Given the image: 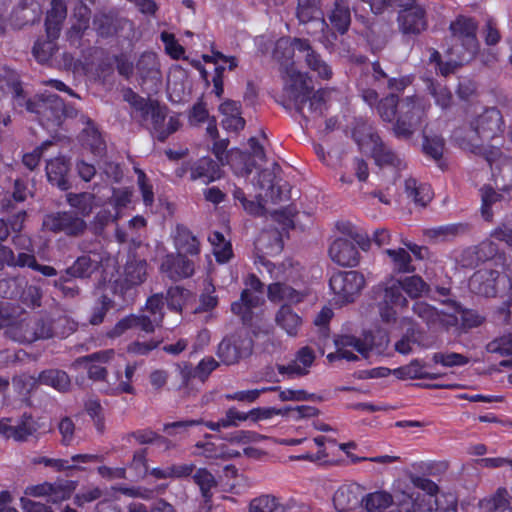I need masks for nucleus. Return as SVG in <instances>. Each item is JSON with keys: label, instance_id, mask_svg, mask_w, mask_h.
I'll list each match as a JSON object with an SVG mask.
<instances>
[{"label": "nucleus", "instance_id": "1", "mask_svg": "<svg viewBox=\"0 0 512 512\" xmlns=\"http://www.w3.org/2000/svg\"><path fill=\"white\" fill-rule=\"evenodd\" d=\"M311 77L293 66L285 69V93L296 111L307 121L319 118L325 108V100L330 94L327 90L314 93Z\"/></svg>", "mask_w": 512, "mask_h": 512}, {"label": "nucleus", "instance_id": "2", "mask_svg": "<svg viewBox=\"0 0 512 512\" xmlns=\"http://www.w3.org/2000/svg\"><path fill=\"white\" fill-rule=\"evenodd\" d=\"M414 487L422 490L423 495L403 490L395 494L398 505L403 512H457V497L452 493H440L432 480L411 476Z\"/></svg>", "mask_w": 512, "mask_h": 512}, {"label": "nucleus", "instance_id": "3", "mask_svg": "<svg viewBox=\"0 0 512 512\" xmlns=\"http://www.w3.org/2000/svg\"><path fill=\"white\" fill-rule=\"evenodd\" d=\"M274 58L280 63L283 79L285 69L296 66V61L303 60L308 69L322 80H329L333 71L331 66L317 53L307 40L298 38H280L273 51Z\"/></svg>", "mask_w": 512, "mask_h": 512}, {"label": "nucleus", "instance_id": "4", "mask_svg": "<svg viewBox=\"0 0 512 512\" xmlns=\"http://www.w3.org/2000/svg\"><path fill=\"white\" fill-rule=\"evenodd\" d=\"M0 326L6 327L5 333L8 337L21 343L52 337L64 338L75 330V324L66 318L51 323L48 320L25 317L10 324L1 322Z\"/></svg>", "mask_w": 512, "mask_h": 512}, {"label": "nucleus", "instance_id": "5", "mask_svg": "<svg viewBox=\"0 0 512 512\" xmlns=\"http://www.w3.org/2000/svg\"><path fill=\"white\" fill-rule=\"evenodd\" d=\"M503 132V118L499 110L489 108L477 115L470 123V128L461 140V146L475 154H484L492 164L498 150L486 154V142L496 138Z\"/></svg>", "mask_w": 512, "mask_h": 512}, {"label": "nucleus", "instance_id": "6", "mask_svg": "<svg viewBox=\"0 0 512 512\" xmlns=\"http://www.w3.org/2000/svg\"><path fill=\"white\" fill-rule=\"evenodd\" d=\"M353 137L360 150L369 154L378 166H392L398 169L404 166L400 155L383 143L369 123L358 122L354 128Z\"/></svg>", "mask_w": 512, "mask_h": 512}, {"label": "nucleus", "instance_id": "7", "mask_svg": "<svg viewBox=\"0 0 512 512\" xmlns=\"http://www.w3.org/2000/svg\"><path fill=\"white\" fill-rule=\"evenodd\" d=\"M14 103L18 107L25 106L27 111L36 114L40 123L47 128L60 125L65 115L64 103L55 94L45 92L34 99L26 100L22 89L16 87Z\"/></svg>", "mask_w": 512, "mask_h": 512}, {"label": "nucleus", "instance_id": "8", "mask_svg": "<svg viewBox=\"0 0 512 512\" xmlns=\"http://www.w3.org/2000/svg\"><path fill=\"white\" fill-rule=\"evenodd\" d=\"M389 343L387 334H382L379 341H376L371 334H366L363 339L351 335H343L335 340L336 352L327 355L330 362L344 359L347 361H356L361 356L364 359L369 357L373 348L379 351L385 349Z\"/></svg>", "mask_w": 512, "mask_h": 512}, {"label": "nucleus", "instance_id": "9", "mask_svg": "<svg viewBox=\"0 0 512 512\" xmlns=\"http://www.w3.org/2000/svg\"><path fill=\"white\" fill-rule=\"evenodd\" d=\"M163 297L159 294L153 295L147 300L145 314L140 316L129 315L121 319L114 328L108 332L111 338L122 335L131 328H139L145 332H153L163 319Z\"/></svg>", "mask_w": 512, "mask_h": 512}, {"label": "nucleus", "instance_id": "10", "mask_svg": "<svg viewBox=\"0 0 512 512\" xmlns=\"http://www.w3.org/2000/svg\"><path fill=\"white\" fill-rule=\"evenodd\" d=\"M429 104L419 96H407L398 103V117L393 127L397 137H410L421 124Z\"/></svg>", "mask_w": 512, "mask_h": 512}, {"label": "nucleus", "instance_id": "11", "mask_svg": "<svg viewBox=\"0 0 512 512\" xmlns=\"http://www.w3.org/2000/svg\"><path fill=\"white\" fill-rule=\"evenodd\" d=\"M403 292L399 279L391 278L384 283V295L379 303V315L383 322L395 323L398 313L408 307V300Z\"/></svg>", "mask_w": 512, "mask_h": 512}, {"label": "nucleus", "instance_id": "12", "mask_svg": "<svg viewBox=\"0 0 512 512\" xmlns=\"http://www.w3.org/2000/svg\"><path fill=\"white\" fill-rule=\"evenodd\" d=\"M329 285L335 294V301L343 304L351 302L365 285V279L357 271L338 272L331 276Z\"/></svg>", "mask_w": 512, "mask_h": 512}, {"label": "nucleus", "instance_id": "13", "mask_svg": "<svg viewBox=\"0 0 512 512\" xmlns=\"http://www.w3.org/2000/svg\"><path fill=\"white\" fill-rule=\"evenodd\" d=\"M252 339L246 333L224 338L218 345L217 355L226 365H232L252 353Z\"/></svg>", "mask_w": 512, "mask_h": 512}, {"label": "nucleus", "instance_id": "14", "mask_svg": "<svg viewBox=\"0 0 512 512\" xmlns=\"http://www.w3.org/2000/svg\"><path fill=\"white\" fill-rule=\"evenodd\" d=\"M452 36L464 48L463 59L471 60L476 55L479 44L476 38V24L470 18L458 17L450 25Z\"/></svg>", "mask_w": 512, "mask_h": 512}, {"label": "nucleus", "instance_id": "15", "mask_svg": "<svg viewBox=\"0 0 512 512\" xmlns=\"http://www.w3.org/2000/svg\"><path fill=\"white\" fill-rule=\"evenodd\" d=\"M412 310L431 329L448 328L458 323L455 313L439 311L424 301H416Z\"/></svg>", "mask_w": 512, "mask_h": 512}, {"label": "nucleus", "instance_id": "16", "mask_svg": "<svg viewBox=\"0 0 512 512\" xmlns=\"http://www.w3.org/2000/svg\"><path fill=\"white\" fill-rule=\"evenodd\" d=\"M318 410L308 405H300L295 407H285L283 409L276 408H253L246 412L247 420L258 422L260 420L270 419L275 415L288 416L292 420H301L316 416Z\"/></svg>", "mask_w": 512, "mask_h": 512}, {"label": "nucleus", "instance_id": "17", "mask_svg": "<svg viewBox=\"0 0 512 512\" xmlns=\"http://www.w3.org/2000/svg\"><path fill=\"white\" fill-rule=\"evenodd\" d=\"M43 226L53 232H64L76 236L86 229V222L72 212H63L47 215Z\"/></svg>", "mask_w": 512, "mask_h": 512}, {"label": "nucleus", "instance_id": "18", "mask_svg": "<svg viewBox=\"0 0 512 512\" xmlns=\"http://www.w3.org/2000/svg\"><path fill=\"white\" fill-rule=\"evenodd\" d=\"M115 358V351L113 349L95 352L91 355L84 356L75 360L72 367L77 369L83 367L87 370L91 379L101 380L104 379L107 371L104 367L97 363H108Z\"/></svg>", "mask_w": 512, "mask_h": 512}, {"label": "nucleus", "instance_id": "19", "mask_svg": "<svg viewBox=\"0 0 512 512\" xmlns=\"http://www.w3.org/2000/svg\"><path fill=\"white\" fill-rule=\"evenodd\" d=\"M398 25L403 34H420L427 28L424 8L417 4L408 9H402L398 15Z\"/></svg>", "mask_w": 512, "mask_h": 512}, {"label": "nucleus", "instance_id": "20", "mask_svg": "<svg viewBox=\"0 0 512 512\" xmlns=\"http://www.w3.org/2000/svg\"><path fill=\"white\" fill-rule=\"evenodd\" d=\"M329 255L332 261L341 266H356L359 262L357 248L347 239H335L329 248Z\"/></svg>", "mask_w": 512, "mask_h": 512}, {"label": "nucleus", "instance_id": "21", "mask_svg": "<svg viewBox=\"0 0 512 512\" xmlns=\"http://www.w3.org/2000/svg\"><path fill=\"white\" fill-rule=\"evenodd\" d=\"M315 360V354L309 347H302L292 360L287 365H280L278 371L280 374H286L290 378L306 375L309 372V368L312 366Z\"/></svg>", "mask_w": 512, "mask_h": 512}, {"label": "nucleus", "instance_id": "22", "mask_svg": "<svg viewBox=\"0 0 512 512\" xmlns=\"http://www.w3.org/2000/svg\"><path fill=\"white\" fill-rule=\"evenodd\" d=\"M103 259L102 251H98L96 249L91 250L88 254L78 257L74 264L67 269L66 273L73 277H90L91 274L99 268Z\"/></svg>", "mask_w": 512, "mask_h": 512}, {"label": "nucleus", "instance_id": "23", "mask_svg": "<svg viewBox=\"0 0 512 512\" xmlns=\"http://www.w3.org/2000/svg\"><path fill=\"white\" fill-rule=\"evenodd\" d=\"M161 271L169 278L176 280L191 276L194 272V265L182 254H171L164 258L161 264Z\"/></svg>", "mask_w": 512, "mask_h": 512}, {"label": "nucleus", "instance_id": "24", "mask_svg": "<svg viewBox=\"0 0 512 512\" xmlns=\"http://www.w3.org/2000/svg\"><path fill=\"white\" fill-rule=\"evenodd\" d=\"M498 277L499 273L497 271L482 269L472 275L469 286L477 294L492 297L496 294V281Z\"/></svg>", "mask_w": 512, "mask_h": 512}, {"label": "nucleus", "instance_id": "25", "mask_svg": "<svg viewBox=\"0 0 512 512\" xmlns=\"http://www.w3.org/2000/svg\"><path fill=\"white\" fill-rule=\"evenodd\" d=\"M360 497L361 489L358 485L344 484L334 493L333 504L339 512H346L358 506Z\"/></svg>", "mask_w": 512, "mask_h": 512}, {"label": "nucleus", "instance_id": "26", "mask_svg": "<svg viewBox=\"0 0 512 512\" xmlns=\"http://www.w3.org/2000/svg\"><path fill=\"white\" fill-rule=\"evenodd\" d=\"M222 115L221 124L225 130L238 132L245 126V120L241 116V105L233 100H226L219 106Z\"/></svg>", "mask_w": 512, "mask_h": 512}, {"label": "nucleus", "instance_id": "27", "mask_svg": "<svg viewBox=\"0 0 512 512\" xmlns=\"http://www.w3.org/2000/svg\"><path fill=\"white\" fill-rule=\"evenodd\" d=\"M69 169V162L65 157L57 156L50 159L46 164V175L48 181L59 187L61 190H67L69 188L67 180Z\"/></svg>", "mask_w": 512, "mask_h": 512}, {"label": "nucleus", "instance_id": "28", "mask_svg": "<svg viewBox=\"0 0 512 512\" xmlns=\"http://www.w3.org/2000/svg\"><path fill=\"white\" fill-rule=\"evenodd\" d=\"M512 496L506 487H498L492 494L478 502L479 512H495L510 506Z\"/></svg>", "mask_w": 512, "mask_h": 512}, {"label": "nucleus", "instance_id": "29", "mask_svg": "<svg viewBox=\"0 0 512 512\" xmlns=\"http://www.w3.org/2000/svg\"><path fill=\"white\" fill-rule=\"evenodd\" d=\"M297 17L302 23L314 21L321 30L327 26L320 0H298Z\"/></svg>", "mask_w": 512, "mask_h": 512}, {"label": "nucleus", "instance_id": "30", "mask_svg": "<svg viewBox=\"0 0 512 512\" xmlns=\"http://www.w3.org/2000/svg\"><path fill=\"white\" fill-rule=\"evenodd\" d=\"M276 324L288 336L296 337L302 327V318L288 305H283L275 315Z\"/></svg>", "mask_w": 512, "mask_h": 512}, {"label": "nucleus", "instance_id": "31", "mask_svg": "<svg viewBox=\"0 0 512 512\" xmlns=\"http://www.w3.org/2000/svg\"><path fill=\"white\" fill-rule=\"evenodd\" d=\"M404 191L407 197L420 207H425L433 198L431 187L414 178H407L404 181Z\"/></svg>", "mask_w": 512, "mask_h": 512}, {"label": "nucleus", "instance_id": "32", "mask_svg": "<svg viewBox=\"0 0 512 512\" xmlns=\"http://www.w3.org/2000/svg\"><path fill=\"white\" fill-rule=\"evenodd\" d=\"M221 177L220 168L210 158H201L191 167V179L209 183Z\"/></svg>", "mask_w": 512, "mask_h": 512}, {"label": "nucleus", "instance_id": "33", "mask_svg": "<svg viewBox=\"0 0 512 512\" xmlns=\"http://www.w3.org/2000/svg\"><path fill=\"white\" fill-rule=\"evenodd\" d=\"M328 19L340 34L347 32L351 23V12L348 2L346 0H335L328 14Z\"/></svg>", "mask_w": 512, "mask_h": 512}, {"label": "nucleus", "instance_id": "34", "mask_svg": "<svg viewBox=\"0 0 512 512\" xmlns=\"http://www.w3.org/2000/svg\"><path fill=\"white\" fill-rule=\"evenodd\" d=\"M203 59L205 62H212L217 65L216 75L213 77L214 92L217 97H221L223 94V80L222 72L225 69L220 63H228L230 70L237 66V60L235 57H227L220 52H214L212 55H204Z\"/></svg>", "mask_w": 512, "mask_h": 512}, {"label": "nucleus", "instance_id": "35", "mask_svg": "<svg viewBox=\"0 0 512 512\" xmlns=\"http://www.w3.org/2000/svg\"><path fill=\"white\" fill-rule=\"evenodd\" d=\"M67 10L60 0H53L51 9L47 13L46 32L48 38L56 39L59 35L61 24L66 18Z\"/></svg>", "mask_w": 512, "mask_h": 512}, {"label": "nucleus", "instance_id": "36", "mask_svg": "<svg viewBox=\"0 0 512 512\" xmlns=\"http://www.w3.org/2000/svg\"><path fill=\"white\" fill-rule=\"evenodd\" d=\"M2 421L3 436L5 438H13L16 441L25 440L28 436L32 435L36 430L34 421L30 416L27 415H23L21 422L14 426L8 424V419Z\"/></svg>", "mask_w": 512, "mask_h": 512}, {"label": "nucleus", "instance_id": "37", "mask_svg": "<svg viewBox=\"0 0 512 512\" xmlns=\"http://www.w3.org/2000/svg\"><path fill=\"white\" fill-rule=\"evenodd\" d=\"M147 276V264L144 260L132 258L125 265L123 281L127 287L140 285Z\"/></svg>", "mask_w": 512, "mask_h": 512}, {"label": "nucleus", "instance_id": "38", "mask_svg": "<svg viewBox=\"0 0 512 512\" xmlns=\"http://www.w3.org/2000/svg\"><path fill=\"white\" fill-rule=\"evenodd\" d=\"M261 301L262 297L258 294L245 289L241 294V298L231 304V310L234 314L240 316L243 321H248L251 310L260 305Z\"/></svg>", "mask_w": 512, "mask_h": 512}, {"label": "nucleus", "instance_id": "39", "mask_svg": "<svg viewBox=\"0 0 512 512\" xmlns=\"http://www.w3.org/2000/svg\"><path fill=\"white\" fill-rule=\"evenodd\" d=\"M268 297L274 302L283 301L290 304L299 303L303 299V295L296 289L280 282L269 285Z\"/></svg>", "mask_w": 512, "mask_h": 512}, {"label": "nucleus", "instance_id": "40", "mask_svg": "<svg viewBox=\"0 0 512 512\" xmlns=\"http://www.w3.org/2000/svg\"><path fill=\"white\" fill-rule=\"evenodd\" d=\"M175 246L179 254L196 255L199 253V242L192 233L183 226H177Z\"/></svg>", "mask_w": 512, "mask_h": 512}, {"label": "nucleus", "instance_id": "41", "mask_svg": "<svg viewBox=\"0 0 512 512\" xmlns=\"http://www.w3.org/2000/svg\"><path fill=\"white\" fill-rule=\"evenodd\" d=\"M85 123L86 126L80 134V141L82 145L89 148L92 153L100 154L105 148L101 134L91 120L87 119Z\"/></svg>", "mask_w": 512, "mask_h": 512}, {"label": "nucleus", "instance_id": "42", "mask_svg": "<svg viewBox=\"0 0 512 512\" xmlns=\"http://www.w3.org/2000/svg\"><path fill=\"white\" fill-rule=\"evenodd\" d=\"M393 375L401 380L407 379H435L436 376L425 370V365L419 360H413L408 365L396 368Z\"/></svg>", "mask_w": 512, "mask_h": 512}, {"label": "nucleus", "instance_id": "43", "mask_svg": "<svg viewBox=\"0 0 512 512\" xmlns=\"http://www.w3.org/2000/svg\"><path fill=\"white\" fill-rule=\"evenodd\" d=\"M249 512H288V509L277 497L265 494L250 501Z\"/></svg>", "mask_w": 512, "mask_h": 512}, {"label": "nucleus", "instance_id": "44", "mask_svg": "<svg viewBox=\"0 0 512 512\" xmlns=\"http://www.w3.org/2000/svg\"><path fill=\"white\" fill-rule=\"evenodd\" d=\"M39 383L53 387L54 389L65 392L70 387V378L66 372L49 369L43 371L38 378Z\"/></svg>", "mask_w": 512, "mask_h": 512}, {"label": "nucleus", "instance_id": "45", "mask_svg": "<svg viewBox=\"0 0 512 512\" xmlns=\"http://www.w3.org/2000/svg\"><path fill=\"white\" fill-rule=\"evenodd\" d=\"M137 369L136 363L127 364L125 367V378L126 380H122V375L120 371L116 372V379L118 383H110L108 382V387L106 392L113 395H118L121 393H133L134 389L130 384L134 373Z\"/></svg>", "mask_w": 512, "mask_h": 512}, {"label": "nucleus", "instance_id": "46", "mask_svg": "<svg viewBox=\"0 0 512 512\" xmlns=\"http://www.w3.org/2000/svg\"><path fill=\"white\" fill-rule=\"evenodd\" d=\"M404 292L411 298H419L429 292V286L420 276H407L399 279Z\"/></svg>", "mask_w": 512, "mask_h": 512}, {"label": "nucleus", "instance_id": "47", "mask_svg": "<svg viewBox=\"0 0 512 512\" xmlns=\"http://www.w3.org/2000/svg\"><path fill=\"white\" fill-rule=\"evenodd\" d=\"M209 241L213 247V253L216 260L220 263L227 262L232 256V247L230 242H227L224 236L219 232H213L209 236Z\"/></svg>", "mask_w": 512, "mask_h": 512}, {"label": "nucleus", "instance_id": "48", "mask_svg": "<svg viewBox=\"0 0 512 512\" xmlns=\"http://www.w3.org/2000/svg\"><path fill=\"white\" fill-rule=\"evenodd\" d=\"M67 201L70 206L75 208L83 217L88 216L95 205V197L90 193L69 194Z\"/></svg>", "mask_w": 512, "mask_h": 512}, {"label": "nucleus", "instance_id": "49", "mask_svg": "<svg viewBox=\"0 0 512 512\" xmlns=\"http://www.w3.org/2000/svg\"><path fill=\"white\" fill-rule=\"evenodd\" d=\"M275 172L271 170H263L258 176L257 185L260 190H265V197L273 202L279 200L280 192L274 184Z\"/></svg>", "mask_w": 512, "mask_h": 512}, {"label": "nucleus", "instance_id": "50", "mask_svg": "<svg viewBox=\"0 0 512 512\" xmlns=\"http://www.w3.org/2000/svg\"><path fill=\"white\" fill-rule=\"evenodd\" d=\"M196 451L193 452L195 456H203L208 459H217V458H231L239 456V452L235 453H226L223 448H218L214 443L211 442H198L195 445Z\"/></svg>", "mask_w": 512, "mask_h": 512}, {"label": "nucleus", "instance_id": "51", "mask_svg": "<svg viewBox=\"0 0 512 512\" xmlns=\"http://www.w3.org/2000/svg\"><path fill=\"white\" fill-rule=\"evenodd\" d=\"M194 482L199 486L204 498L211 497V489L217 486L215 477L206 468H199L193 475Z\"/></svg>", "mask_w": 512, "mask_h": 512}, {"label": "nucleus", "instance_id": "52", "mask_svg": "<svg viewBox=\"0 0 512 512\" xmlns=\"http://www.w3.org/2000/svg\"><path fill=\"white\" fill-rule=\"evenodd\" d=\"M235 200H238L242 208L249 214L254 216H260L264 213V206L262 204V195L256 196L257 201H248L245 197L244 192L240 188H235L233 191Z\"/></svg>", "mask_w": 512, "mask_h": 512}, {"label": "nucleus", "instance_id": "53", "mask_svg": "<svg viewBox=\"0 0 512 512\" xmlns=\"http://www.w3.org/2000/svg\"><path fill=\"white\" fill-rule=\"evenodd\" d=\"M378 113L383 121L392 122L398 117V99L394 94L382 99L377 106Z\"/></svg>", "mask_w": 512, "mask_h": 512}, {"label": "nucleus", "instance_id": "54", "mask_svg": "<svg viewBox=\"0 0 512 512\" xmlns=\"http://www.w3.org/2000/svg\"><path fill=\"white\" fill-rule=\"evenodd\" d=\"M462 229L460 225H443L425 230V236L433 241H446L458 234Z\"/></svg>", "mask_w": 512, "mask_h": 512}, {"label": "nucleus", "instance_id": "55", "mask_svg": "<svg viewBox=\"0 0 512 512\" xmlns=\"http://www.w3.org/2000/svg\"><path fill=\"white\" fill-rule=\"evenodd\" d=\"M486 350L500 356L512 355V333L503 334L493 339L486 345Z\"/></svg>", "mask_w": 512, "mask_h": 512}, {"label": "nucleus", "instance_id": "56", "mask_svg": "<svg viewBox=\"0 0 512 512\" xmlns=\"http://www.w3.org/2000/svg\"><path fill=\"white\" fill-rule=\"evenodd\" d=\"M137 68L143 78L158 80L159 71L157 69L156 57L154 54L147 53L142 55L138 61Z\"/></svg>", "mask_w": 512, "mask_h": 512}, {"label": "nucleus", "instance_id": "57", "mask_svg": "<svg viewBox=\"0 0 512 512\" xmlns=\"http://www.w3.org/2000/svg\"><path fill=\"white\" fill-rule=\"evenodd\" d=\"M385 253L391 258L394 268L398 272H409L411 270V257L405 249H387Z\"/></svg>", "mask_w": 512, "mask_h": 512}, {"label": "nucleus", "instance_id": "58", "mask_svg": "<svg viewBox=\"0 0 512 512\" xmlns=\"http://www.w3.org/2000/svg\"><path fill=\"white\" fill-rule=\"evenodd\" d=\"M367 3L372 12L375 14L382 13L386 8L392 5L401 7L402 9H408L412 6L417 5V0H362Z\"/></svg>", "mask_w": 512, "mask_h": 512}, {"label": "nucleus", "instance_id": "59", "mask_svg": "<svg viewBox=\"0 0 512 512\" xmlns=\"http://www.w3.org/2000/svg\"><path fill=\"white\" fill-rule=\"evenodd\" d=\"M392 502L391 496L386 492H375L369 494L365 499L367 512H380Z\"/></svg>", "mask_w": 512, "mask_h": 512}, {"label": "nucleus", "instance_id": "60", "mask_svg": "<svg viewBox=\"0 0 512 512\" xmlns=\"http://www.w3.org/2000/svg\"><path fill=\"white\" fill-rule=\"evenodd\" d=\"M189 297V292L181 287H171L167 292L166 301L170 309L180 312Z\"/></svg>", "mask_w": 512, "mask_h": 512}, {"label": "nucleus", "instance_id": "61", "mask_svg": "<svg viewBox=\"0 0 512 512\" xmlns=\"http://www.w3.org/2000/svg\"><path fill=\"white\" fill-rule=\"evenodd\" d=\"M75 489L72 481H63L52 484L51 492H49V501L57 503L68 499Z\"/></svg>", "mask_w": 512, "mask_h": 512}, {"label": "nucleus", "instance_id": "62", "mask_svg": "<svg viewBox=\"0 0 512 512\" xmlns=\"http://www.w3.org/2000/svg\"><path fill=\"white\" fill-rule=\"evenodd\" d=\"M432 360L436 364H441L444 367L463 366L468 363V359L459 353H435Z\"/></svg>", "mask_w": 512, "mask_h": 512}, {"label": "nucleus", "instance_id": "63", "mask_svg": "<svg viewBox=\"0 0 512 512\" xmlns=\"http://www.w3.org/2000/svg\"><path fill=\"white\" fill-rule=\"evenodd\" d=\"M132 200V191L129 188L113 189V193L109 199V204L114 211H119L127 207Z\"/></svg>", "mask_w": 512, "mask_h": 512}, {"label": "nucleus", "instance_id": "64", "mask_svg": "<svg viewBox=\"0 0 512 512\" xmlns=\"http://www.w3.org/2000/svg\"><path fill=\"white\" fill-rule=\"evenodd\" d=\"M423 151L431 158L438 160L444 152V140L440 136L425 137L423 142Z\"/></svg>", "mask_w": 512, "mask_h": 512}]
</instances>
